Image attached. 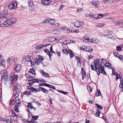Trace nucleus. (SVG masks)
<instances>
[{
    "label": "nucleus",
    "mask_w": 123,
    "mask_h": 123,
    "mask_svg": "<svg viewBox=\"0 0 123 123\" xmlns=\"http://www.w3.org/2000/svg\"><path fill=\"white\" fill-rule=\"evenodd\" d=\"M35 60V63L37 65H39L41 63V61L37 59H36V60Z\"/></svg>",
    "instance_id": "obj_39"
},
{
    "label": "nucleus",
    "mask_w": 123,
    "mask_h": 123,
    "mask_svg": "<svg viewBox=\"0 0 123 123\" xmlns=\"http://www.w3.org/2000/svg\"><path fill=\"white\" fill-rule=\"evenodd\" d=\"M100 112L98 110H97L96 112L95 113V115L96 116L99 117L100 116Z\"/></svg>",
    "instance_id": "obj_41"
},
{
    "label": "nucleus",
    "mask_w": 123,
    "mask_h": 123,
    "mask_svg": "<svg viewBox=\"0 0 123 123\" xmlns=\"http://www.w3.org/2000/svg\"><path fill=\"white\" fill-rule=\"evenodd\" d=\"M27 106L28 107L30 108L31 109L33 107L31 103L30 102L28 103Z\"/></svg>",
    "instance_id": "obj_43"
},
{
    "label": "nucleus",
    "mask_w": 123,
    "mask_h": 123,
    "mask_svg": "<svg viewBox=\"0 0 123 123\" xmlns=\"http://www.w3.org/2000/svg\"><path fill=\"white\" fill-rule=\"evenodd\" d=\"M106 60L104 58L102 59L101 64L100 63V60L99 59L95 60L91 63V67L92 70L97 71L98 74L99 75L100 73H105L104 69L105 63Z\"/></svg>",
    "instance_id": "obj_1"
},
{
    "label": "nucleus",
    "mask_w": 123,
    "mask_h": 123,
    "mask_svg": "<svg viewBox=\"0 0 123 123\" xmlns=\"http://www.w3.org/2000/svg\"><path fill=\"white\" fill-rule=\"evenodd\" d=\"M8 76L7 74H6L4 75L1 78V81H2L3 80H4L5 81H6L8 79Z\"/></svg>",
    "instance_id": "obj_22"
},
{
    "label": "nucleus",
    "mask_w": 123,
    "mask_h": 123,
    "mask_svg": "<svg viewBox=\"0 0 123 123\" xmlns=\"http://www.w3.org/2000/svg\"><path fill=\"white\" fill-rule=\"evenodd\" d=\"M31 92L29 91H26L24 93V94L25 95H26L27 96H29L31 94Z\"/></svg>",
    "instance_id": "obj_36"
},
{
    "label": "nucleus",
    "mask_w": 123,
    "mask_h": 123,
    "mask_svg": "<svg viewBox=\"0 0 123 123\" xmlns=\"http://www.w3.org/2000/svg\"><path fill=\"white\" fill-rule=\"evenodd\" d=\"M64 6V5H61L60 6V7L59 8V10H62V9L63 8Z\"/></svg>",
    "instance_id": "obj_63"
},
{
    "label": "nucleus",
    "mask_w": 123,
    "mask_h": 123,
    "mask_svg": "<svg viewBox=\"0 0 123 123\" xmlns=\"http://www.w3.org/2000/svg\"><path fill=\"white\" fill-rule=\"evenodd\" d=\"M84 39L83 40V42H84L87 43L90 40L89 39L88 36L87 35H85L84 37Z\"/></svg>",
    "instance_id": "obj_18"
},
{
    "label": "nucleus",
    "mask_w": 123,
    "mask_h": 123,
    "mask_svg": "<svg viewBox=\"0 0 123 123\" xmlns=\"http://www.w3.org/2000/svg\"><path fill=\"white\" fill-rule=\"evenodd\" d=\"M68 53L69 54L70 58H72L73 57L75 56V55L73 54L70 50H69V52Z\"/></svg>",
    "instance_id": "obj_32"
},
{
    "label": "nucleus",
    "mask_w": 123,
    "mask_h": 123,
    "mask_svg": "<svg viewBox=\"0 0 123 123\" xmlns=\"http://www.w3.org/2000/svg\"><path fill=\"white\" fill-rule=\"evenodd\" d=\"M18 106L17 105H16L14 108V110L17 112L18 111Z\"/></svg>",
    "instance_id": "obj_52"
},
{
    "label": "nucleus",
    "mask_w": 123,
    "mask_h": 123,
    "mask_svg": "<svg viewBox=\"0 0 123 123\" xmlns=\"http://www.w3.org/2000/svg\"><path fill=\"white\" fill-rule=\"evenodd\" d=\"M57 91L60 93H62L65 95L67 94V93H68L67 92H65L63 91H61L59 90H57Z\"/></svg>",
    "instance_id": "obj_40"
},
{
    "label": "nucleus",
    "mask_w": 123,
    "mask_h": 123,
    "mask_svg": "<svg viewBox=\"0 0 123 123\" xmlns=\"http://www.w3.org/2000/svg\"><path fill=\"white\" fill-rule=\"evenodd\" d=\"M40 82H44V81L43 80H40L38 79H33L28 80L27 81V84L30 86H31L34 83H39Z\"/></svg>",
    "instance_id": "obj_5"
},
{
    "label": "nucleus",
    "mask_w": 123,
    "mask_h": 123,
    "mask_svg": "<svg viewBox=\"0 0 123 123\" xmlns=\"http://www.w3.org/2000/svg\"><path fill=\"white\" fill-rule=\"evenodd\" d=\"M30 62H31V65L32 67H34L35 63L34 62H33L32 61H30Z\"/></svg>",
    "instance_id": "obj_59"
},
{
    "label": "nucleus",
    "mask_w": 123,
    "mask_h": 123,
    "mask_svg": "<svg viewBox=\"0 0 123 123\" xmlns=\"http://www.w3.org/2000/svg\"><path fill=\"white\" fill-rule=\"evenodd\" d=\"M50 52L52 53H55V52L53 50V48L52 46V45H51L50 48Z\"/></svg>",
    "instance_id": "obj_47"
},
{
    "label": "nucleus",
    "mask_w": 123,
    "mask_h": 123,
    "mask_svg": "<svg viewBox=\"0 0 123 123\" xmlns=\"http://www.w3.org/2000/svg\"><path fill=\"white\" fill-rule=\"evenodd\" d=\"M25 58L26 61L29 62L31 60V56L29 55H27L25 56Z\"/></svg>",
    "instance_id": "obj_34"
},
{
    "label": "nucleus",
    "mask_w": 123,
    "mask_h": 123,
    "mask_svg": "<svg viewBox=\"0 0 123 123\" xmlns=\"http://www.w3.org/2000/svg\"><path fill=\"white\" fill-rule=\"evenodd\" d=\"M120 24H121V23L119 22L118 21H116L115 25H119Z\"/></svg>",
    "instance_id": "obj_62"
},
{
    "label": "nucleus",
    "mask_w": 123,
    "mask_h": 123,
    "mask_svg": "<svg viewBox=\"0 0 123 123\" xmlns=\"http://www.w3.org/2000/svg\"><path fill=\"white\" fill-rule=\"evenodd\" d=\"M65 31L68 33L71 32V29H66L65 30Z\"/></svg>",
    "instance_id": "obj_53"
},
{
    "label": "nucleus",
    "mask_w": 123,
    "mask_h": 123,
    "mask_svg": "<svg viewBox=\"0 0 123 123\" xmlns=\"http://www.w3.org/2000/svg\"><path fill=\"white\" fill-rule=\"evenodd\" d=\"M40 72L43 76L47 78L49 77V74L47 73L44 72L43 70H40Z\"/></svg>",
    "instance_id": "obj_15"
},
{
    "label": "nucleus",
    "mask_w": 123,
    "mask_h": 123,
    "mask_svg": "<svg viewBox=\"0 0 123 123\" xmlns=\"http://www.w3.org/2000/svg\"><path fill=\"white\" fill-rule=\"evenodd\" d=\"M111 68V69H112V75H115V72L114 70V69L113 68Z\"/></svg>",
    "instance_id": "obj_56"
},
{
    "label": "nucleus",
    "mask_w": 123,
    "mask_h": 123,
    "mask_svg": "<svg viewBox=\"0 0 123 123\" xmlns=\"http://www.w3.org/2000/svg\"><path fill=\"white\" fill-rule=\"evenodd\" d=\"M36 59H37L38 60L41 61H43L44 59V58L42 57L41 55H39L36 57Z\"/></svg>",
    "instance_id": "obj_29"
},
{
    "label": "nucleus",
    "mask_w": 123,
    "mask_h": 123,
    "mask_svg": "<svg viewBox=\"0 0 123 123\" xmlns=\"http://www.w3.org/2000/svg\"><path fill=\"white\" fill-rule=\"evenodd\" d=\"M119 59L121 60L122 62H123V57L122 55L119 57Z\"/></svg>",
    "instance_id": "obj_64"
},
{
    "label": "nucleus",
    "mask_w": 123,
    "mask_h": 123,
    "mask_svg": "<svg viewBox=\"0 0 123 123\" xmlns=\"http://www.w3.org/2000/svg\"><path fill=\"white\" fill-rule=\"evenodd\" d=\"M114 55L116 57H117L119 59V57L121 56V55H120L116 52H114L113 53Z\"/></svg>",
    "instance_id": "obj_37"
},
{
    "label": "nucleus",
    "mask_w": 123,
    "mask_h": 123,
    "mask_svg": "<svg viewBox=\"0 0 123 123\" xmlns=\"http://www.w3.org/2000/svg\"><path fill=\"white\" fill-rule=\"evenodd\" d=\"M11 111L13 116H7L6 117V118L7 119H6V122L8 123H11L12 122L14 116L18 117V116L14 113V111L12 109H11Z\"/></svg>",
    "instance_id": "obj_3"
},
{
    "label": "nucleus",
    "mask_w": 123,
    "mask_h": 123,
    "mask_svg": "<svg viewBox=\"0 0 123 123\" xmlns=\"http://www.w3.org/2000/svg\"><path fill=\"white\" fill-rule=\"evenodd\" d=\"M28 88V89H30L31 91H32L35 92H40L41 91V89H40L39 88V89H35L31 86L29 87Z\"/></svg>",
    "instance_id": "obj_16"
},
{
    "label": "nucleus",
    "mask_w": 123,
    "mask_h": 123,
    "mask_svg": "<svg viewBox=\"0 0 123 123\" xmlns=\"http://www.w3.org/2000/svg\"><path fill=\"white\" fill-rule=\"evenodd\" d=\"M19 95V91H18L16 92L13 95V98H16L18 97Z\"/></svg>",
    "instance_id": "obj_31"
},
{
    "label": "nucleus",
    "mask_w": 123,
    "mask_h": 123,
    "mask_svg": "<svg viewBox=\"0 0 123 123\" xmlns=\"http://www.w3.org/2000/svg\"><path fill=\"white\" fill-rule=\"evenodd\" d=\"M90 42L93 43H98V40L95 38H92L89 41Z\"/></svg>",
    "instance_id": "obj_21"
},
{
    "label": "nucleus",
    "mask_w": 123,
    "mask_h": 123,
    "mask_svg": "<svg viewBox=\"0 0 123 123\" xmlns=\"http://www.w3.org/2000/svg\"><path fill=\"white\" fill-rule=\"evenodd\" d=\"M29 117H31L33 119L31 120V121H29L28 122L30 123H37V122L35 121V120H37L39 117L38 115L37 116H33L32 114H29Z\"/></svg>",
    "instance_id": "obj_9"
},
{
    "label": "nucleus",
    "mask_w": 123,
    "mask_h": 123,
    "mask_svg": "<svg viewBox=\"0 0 123 123\" xmlns=\"http://www.w3.org/2000/svg\"><path fill=\"white\" fill-rule=\"evenodd\" d=\"M19 89L18 87L16 86H15L14 88L13 89V91H15L17 92L18 91H19Z\"/></svg>",
    "instance_id": "obj_46"
},
{
    "label": "nucleus",
    "mask_w": 123,
    "mask_h": 123,
    "mask_svg": "<svg viewBox=\"0 0 123 123\" xmlns=\"http://www.w3.org/2000/svg\"><path fill=\"white\" fill-rule=\"evenodd\" d=\"M102 14H98L97 18L98 19H100L102 18V17H103L102 15Z\"/></svg>",
    "instance_id": "obj_54"
},
{
    "label": "nucleus",
    "mask_w": 123,
    "mask_h": 123,
    "mask_svg": "<svg viewBox=\"0 0 123 123\" xmlns=\"http://www.w3.org/2000/svg\"><path fill=\"white\" fill-rule=\"evenodd\" d=\"M96 15L95 14L93 15H91L89 14V16L90 17V18L94 20H97V18L95 17V16H96Z\"/></svg>",
    "instance_id": "obj_23"
},
{
    "label": "nucleus",
    "mask_w": 123,
    "mask_h": 123,
    "mask_svg": "<svg viewBox=\"0 0 123 123\" xmlns=\"http://www.w3.org/2000/svg\"><path fill=\"white\" fill-rule=\"evenodd\" d=\"M82 10V8H77V12H81Z\"/></svg>",
    "instance_id": "obj_61"
},
{
    "label": "nucleus",
    "mask_w": 123,
    "mask_h": 123,
    "mask_svg": "<svg viewBox=\"0 0 123 123\" xmlns=\"http://www.w3.org/2000/svg\"><path fill=\"white\" fill-rule=\"evenodd\" d=\"M81 49L87 52H92L93 49L91 47L86 45H83L80 47Z\"/></svg>",
    "instance_id": "obj_8"
},
{
    "label": "nucleus",
    "mask_w": 123,
    "mask_h": 123,
    "mask_svg": "<svg viewBox=\"0 0 123 123\" xmlns=\"http://www.w3.org/2000/svg\"><path fill=\"white\" fill-rule=\"evenodd\" d=\"M43 50L45 53H46L47 54V55H49V58L50 59L51 54H50V53L49 50L47 49H44Z\"/></svg>",
    "instance_id": "obj_30"
},
{
    "label": "nucleus",
    "mask_w": 123,
    "mask_h": 123,
    "mask_svg": "<svg viewBox=\"0 0 123 123\" xmlns=\"http://www.w3.org/2000/svg\"><path fill=\"white\" fill-rule=\"evenodd\" d=\"M79 61L77 62V65L79 67H81V63L80 60Z\"/></svg>",
    "instance_id": "obj_57"
},
{
    "label": "nucleus",
    "mask_w": 123,
    "mask_h": 123,
    "mask_svg": "<svg viewBox=\"0 0 123 123\" xmlns=\"http://www.w3.org/2000/svg\"><path fill=\"white\" fill-rule=\"evenodd\" d=\"M21 69V65L19 64H16L15 66V70L16 71H20Z\"/></svg>",
    "instance_id": "obj_17"
},
{
    "label": "nucleus",
    "mask_w": 123,
    "mask_h": 123,
    "mask_svg": "<svg viewBox=\"0 0 123 123\" xmlns=\"http://www.w3.org/2000/svg\"><path fill=\"white\" fill-rule=\"evenodd\" d=\"M91 4L95 7H97L99 6L100 2L97 0H93Z\"/></svg>",
    "instance_id": "obj_12"
},
{
    "label": "nucleus",
    "mask_w": 123,
    "mask_h": 123,
    "mask_svg": "<svg viewBox=\"0 0 123 123\" xmlns=\"http://www.w3.org/2000/svg\"><path fill=\"white\" fill-rule=\"evenodd\" d=\"M16 21V19L13 18H9L6 19L3 23L0 24V26L1 27H6L12 25Z\"/></svg>",
    "instance_id": "obj_2"
},
{
    "label": "nucleus",
    "mask_w": 123,
    "mask_h": 123,
    "mask_svg": "<svg viewBox=\"0 0 123 123\" xmlns=\"http://www.w3.org/2000/svg\"><path fill=\"white\" fill-rule=\"evenodd\" d=\"M29 72L31 73L32 75H36V74L35 72V70L33 68H31L29 70Z\"/></svg>",
    "instance_id": "obj_20"
},
{
    "label": "nucleus",
    "mask_w": 123,
    "mask_h": 123,
    "mask_svg": "<svg viewBox=\"0 0 123 123\" xmlns=\"http://www.w3.org/2000/svg\"><path fill=\"white\" fill-rule=\"evenodd\" d=\"M79 23V21H77L74 23V26L77 27H80Z\"/></svg>",
    "instance_id": "obj_35"
},
{
    "label": "nucleus",
    "mask_w": 123,
    "mask_h": 123,
    "mask_svg": "<svg viewBox=\"0 0 123 123\" xmlns=\"http://www.w3.org/2000/svg\"><path fill=\"white\" fill-rule=\"evenodd\" d=\"M101 94V93L100 91L99 90L98 91H97V92L96 93V96H100V95Z\"/></svg>",
    "instance_id": "obj_42"
},
{
    "label": "nucleus",
    "mask_w": 123,
    "mask_h": 123,
    "mask_svg": "<svg viewBox=\"0 0 123 123\" xmlns=\"http://www.w3.org/2000/svg\"><path fill=\"white\" fill-rule=\"evenodd\" d=\"M29 8L31 10H33L34 8V5L33 2L32 1H30L29 2Z\"/></svg>",
    "instance_id": "obj_14"
},
{
    "label": "nucleus",
    "mask_w": 123,
    "mask_h": 123,
    "mask_svg": "<svg viewBox=\"0 0 123 123\" xmlns=\"http://www.w3.org/2000/svg\"><path fill=\"white\" fill-rule=\"evenodd\" d=\"M62 51L63 53L68 55L69 52V50H68L66 48L63 49L62 50Z\"/></svg>",
    "instance_id": "obj_26"
},
{
    "label": "nucleus",
    "mask_w": 123,
    "mask_h": 123,
    "mask_svg": "<svg viewBox=\"0 0 123 123\" xmlns=\"http://www.w3.org/2000/svg\"><path fill=\"white\" fill-rule=\"evenodd\" d=\"M105 65L108 67H111V63L109 62H106L105 64Z\"/></svg>",
    "instance_id": "obj_44"
},
{
    "label": "nucleus",
    "mask_w": 123,
    "mask_h": 123,
    "mask_svg": "<svg viewBox=\"0 0 123 123\" xmlns=\"http://www.w3.org/2000/svg\"><path fill=\"white\" fill-rule=\"evenodd\" d=\"M1 60L0 62V66H3L5 64L4 60L3 58L1 59Z\"/></svg>",
    "instance_id": "obj_27"
},
{
    "label": "nucleus",
    "mask_w": 123,
    "mask_h": 123,
    "mask_svg": "<svg viewBox=\"0 0 123 123\" xmlns=\"http://www.w3.org/2000/svg\"><path fill=\"white\" fill-rule=\"evenodd\" d=\"M105 36V37H107L108 38L112 39L111 37L112 36L111 35L106 34Z\"/></svg>",
    "instance_id": "obj_49"
},
{
    "label": "nucleus",
    "mask_w": 123,
    "mask_h": 123,
    "mask_svg": "<svg viewBox=\"0 0 123 123\" xmlns=\"http://www.w3.org/2000/svg\"><path fill=\"white\" fill-rule=\"evenodd\" d=\"M120 87L122 88V91L123 92V79L122 78H120Z\"/></svg>",
    "instance_id": "obj_25"
},
{
    "label": "nucleus",
    "mask_w": 123,
    "mask_h": 123,
    "mask_svg": "<svg viewBox=\"0 0 123 123\" xmlns=\"http://www.w3.org/2000/svg\"><path fill=\"white\" fill-rule=\"evenodd\" d=\"M7 12L6 11H2L1 12L0 17L2 19L6 18H7Z\"/></svg>",
    "instance_id": "obj_11"
},
{
    "label": "nucleus",
    "mask_w": 123,
    "mask_h": 123,
    "mask_svg": "<svg viewBox=\"0 0 123 123\" xmlns=\"http://www.w3.org/2000/svg\"><path fill=\"white\" fill-rule=\"evenodd\" d=\"M50 45V44H41V45H38L36 46L35 48L37 49H40L43 48L47 47Z\"/></svg>",
    "instance_id": "obj_10"
},
{
    "label": "nucleus",
    "mask_w": 123,
    "mask_h": 123,
    "mask_svg": "<svg viewBox=\"0 0 123 123\" xmlns=\"http://www.w3.org/2000/svg\"><path fill=\"white\" fill-rule=\"evenodd\" d=\"M44 86H47L49 88H52L55 90L56 89L55 87L53 85L47 84H44Z\"/></svg>",
    "instance_id": "obj_19"
},
{
    "label": "nucleus",
    "mask_w": 123,
    "mask_h": 123,
    "mask_svg": "<svg viewBox=\"0 0 123 123\" xmlns=\"http://www.w3.org/2000/svg\"><path fill=\"white\" fill-rule=\"evenodd\" d=\"M39 89L41 90L42 91L45 93H47L48 90H47L46 89H45L43 87H39Z\"/></svg>",
    "instance_id": "obj_28"
},
{
    "label": "nucleus",
    "mask_w": 123,
    "mask_h": 123,
    "mask_svg": "<svg viewBox=\"0 0 123 123\" xmlns=\"http://www.w3.org/2000/svg\"><path fill=\"white\" fill-rule=\"evenodd\" d=\"M79 26H82L84 25V23L83 22L79 21Z\"/></svg>",
    "instance_id": "obj_60"
},
{
    "label": "nucleus",
    "mask_w": 123,
    "mask_h": 123,
    "mask_svg": "<svg viewBox=\"0 0 123 123\" xmlns=\"http://www.w3.org/2000/svg\"><path fill=\"white\" fill-rule=\"evenodd\" d=\"M11 58L10 57H8L7 60V63L9 64L11 62Z\"/></svg>",
    "instance_id": "obj_55"
},
{
    "label": "nucleus",
    "mask_w": 123,
    "mask_h": 123,
    "mask_svg": "<svg viewBox=\"0 0 123 123\" xmlns=\"http://www.w3.org/2000/svg\"><path fill=\"white\" fill-rule=\"evenodd\" d=\"M17 4L15 1L11 2L8 6V8L10 9H15L17 8Z\"/></svg>",
    "instance_id": "obj_7"
},
{
    "label": "nucleus",
    "mask_w": 123,
    "mask_h": 123,
    "mask_svg": "<svg viewBox=\"0 0 123 123\" xmlns=\"http://www.w3.org/2000/svg\"><path fill=\"white\" fill-rule=\"evenodd\" d=\"M55 23V20L54 19L51 18H48L47 19L41 23L43 24H44L46 23L47 24H52V26Z\"/></svg>",
    "instance_id": "obj_6"
},
{
    "label": "nucleus",
    "mask_w": 123,
    "mask_h": 123,
    "mask_svg": "<svg viewBox=\"0 0 123 123\" xmlns=\"http://www.w3.org/2000/svg\"><path fill=\"white\" fill-rule=\"evenodd\" d=\"M122 48L121 47L119 46H117L116 49L118 51H120L121 49Z\"/></svg>",
    "instance_id": "obj_48"
},
{
    "label": "nucleus",
    "mask_w": 123,
    "mask_h": 123,
    "mask_svg": "<svg viewBox=\"0 0 123 123\" xmlns=\"http://www.w3.org/2000/svg\"><path fill=\"white\" fill-rule=\"evenodd\" d=\"M60 24L58 23H57L55 24L54 23L53 25L52 26L53 27H56L57 26L59 25Z\"/></svg>",
    "instance_id": "obj_51"
},
{
    "label": "nucleus",
    "mask_w": 123,
    "mask_h": 123,
    "mask_svg": "<svg viewBox=\"0 0 123 123\" xmlns=\"http://www.w3.org/2000/svg\"><path fill=\"white\" fill-rule=\"evenodd\" d=\"M95 25L97 27H101L104 26V25L102 23H97L95 24Z\"/></svg>",
    "instance_id": "obj_33"
},
{
    "label": "nucleus",
    "mask_w": 123,
    "mask_h": 123,
    "mask_svg": "<svg viewBox=\"0 0 123 123\" xmlns=\"http://www.w3.org/2000/svg\"><path fill=\"white\" fill-rule=\"evenodd\" d=\"M10 77L11 78L10 79L11 81V86L12 84H13L14 81H16L18 78V76L16 74H15L14 72H12L11 73L10 75Z\"/></svg>",
    "instance_id": "obj_4"
},
{
    "label": "nucleus",
    "mask_w": 123,
    "mask_h": 123,
    "mask_svg": "<svg viewBox=\"0 0 123 123\" xmlns=\"http://www.w3.org/2000/svg\"><path fill=\"white\" fill-rule=\"evenodd\" d=\"M52 0H42L41 2L43 5H48L51 2Z\"/></svg>",
    "instance_id": "obj_13"
},
{
    "label": "nucleus",
    "mask_w": 123,
    "mask_h": 123,
    "mask_svg": "<svg viewBox=\"0 0 123 123\" xmlns=\"http://www.w3.org/2000/svg\"><path fill=\"white\" fill-rule=\"evenodd\" d=\"M15 102H16L15 99L11 100L9 103V104L10 105H13L14 104Z\"/></svg>",
    "instance_id": "obj_38"
},
{
    "label": "nucleus",
    "mask_w": 123,
    "mask_h": 123,
    "mask_svg": "<svg viewBox=\"0 0 123 123\" xmlns=\"http://www.w3.org/2000/svg\"><path fill=\"white\" fill-rule=\"evenodd\" d=\"M17 86L18 87L19 90H20L22 88V86L20 84L18 83L17 84Z\"/></svg>",
    "instance_id": "obj_50"
},
{
    "label": "nucleus",
    "mask_w": 123,
    "mask_h": 123,
    "mask_svg": "<svg viewBox=\"0 0 123 123\" xmlns=\"http://www.w3.org/2000/svg\"><path fill=\"white\" fill-rule=\"evenodd\" d=\"M116 80H117V79H119L120 77V76L119 75H118L117 73L116 74Z\"/></svg>",
    "instance_id": "obj_58"
},
{
    "label": "nucleus",
    "mask_w": 123,
    "mask_h": 123,
    "mask_svg": "<svg viewBox=\"0 0 123 123\" xmlns=\"http://www.w3.org/2000/svg\"><path fill=\"white\" fill-rule=\"evenodd\" d=\"M96 105L97 107L100 110H102L103 108V107L101 106L100 105H98L97 104H96Z\"/></svg>",
    "instance_id": "obj_45"
},
{
    "label": "nucleus",
    "mask_w": 123,
    "mask_h": 123,
    "mask_svg": "<svg viewBox=\"0 0 123 123\" xmlns=\"http://www.w3.org/2000/svg\"><path fill=\"white\" fill-rule=\"evenodd\" d=\"M74 41L71 40H66L63 42V43L64 44H68V43H74Z\"/></svg>",
    "instance_id": "obj_24"
}]
</instances>
